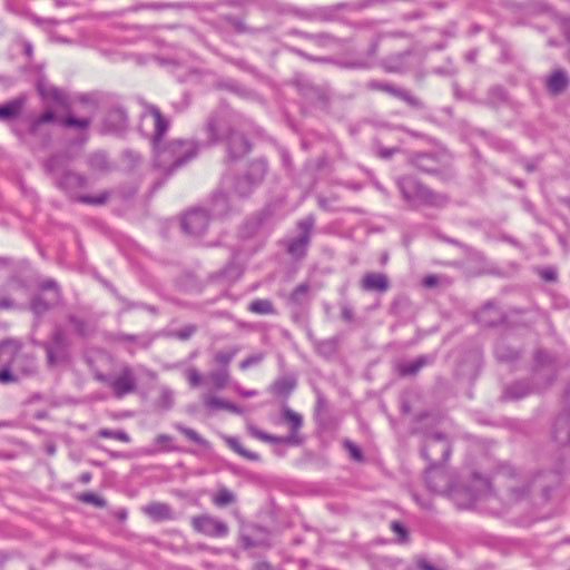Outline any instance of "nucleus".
Wrapping results in <instances>:
<instances>
[{
    "mask_svg": "<svg viewBox=\"0 0 570 570\" xmlns=\"http://www.w3.org/2000/svg\"><path fill=\"white\" fill-rule=\"evenodd\" d=\"M168 128L169 122L163 117L159 109L151 105L146 106L141 114L140 130L151 140L156 166L170 174L194 158L199 146L193 140L181 139L163 144L161 139Z\"/></svg>",
    "mask_w": 570,
    "mask_h": 570,
    "instance_id": "nucleus-1",
    "label": "nucleus"
},
{
    "mask_svg": "<svg viewBox=\"0 0 570 570\" xmlns=\"http://www.w3.org/2000/svg\"><path fill=\"white\" fill-rule=\"evenodd\" d=\"M425 481L433 492L449 493L453 502L461 509L471 508L492 493L489 480L482 476H474L472 487L469 489L453 487L448 472L435 464L426 470Z\"/></svg>",
    "mask_w": 570,
    "mask_h": 570,
    "instance_id": "nucleus-2",
    "label": "nucleus"
},
{
    "mask_svg": "<svg viewBox=\"0 0 570 570\" xmlns=\"http://www.w3.org/2000/svg\"><path fill=\"white\" fill-rule=\"evenodd\" d=\"M0 383L9 384L29 376L36 372L33 357L21 353L14 341H4L0 344Z\"/></svg>",
    "mask_w": 570,
    "mask_h": 570,
    "instance_id": "nucleus-3",
    "label": "nucleus"
},
{
    "mask_svg": "<svg viewBox=\"0 0 570 570\" xmlns=\"http://www.w3.org/2000/svg\"><path fill=\"white\" fill-rule=\"evenodd\" d=\"M399 187L403 197L413 206L429 205L441 207L446 204L445 196L434 194L412 177L401 178Z\"/></svg>",
    "mask_w": 570,
    "mask_h": 570,
    "instance_id": "nucleus-4",
    "label": "nucleus"
},
{
    "mask_svg": "<svg viewBox=\"0 0 570 570\" xmlns=\"http://www.w3.org/2000/svg\"><path fill=\"white\" fill-rule=\"evenodd\" d=\"M47 362L50 366L66 363L69 360V342L60 327H57L51 337L43 343Z\"/></svg>",
    "mask_w": 570,
    "mask_h": 570,
    "instance_id": "nucleus-5",
    "label": "nucleus"
},
{
    "mask_svg": "<svg viewBox=\"0 0 570 570\" xmlns=\"http://www.w3.org/2000/svg\"><path fill=\"white\" fill-rule=\"evenodd\" d=\"M190 524L197 533L209 538H225L229 533V527L225 521L208 513L193 517Z\"/></svg>",
    "mask_w": 570,
    "mask_h": 570,
    "instance_id": "nucleus-6",
    "label": "nucleus"
},
{
    "mask_svg": "<svg viewBox=\"0 0 570 570\" xmlns=\"http://www.w3.org/2000/svg\"><path fill=\"white\" fill-rule=\"evenodd\" d=\"M206 132L210 145L223 141L234 134L233 117L227 111H219L212 115L206 124Z\"/></svg>",
    "mask_w": 570,
    "mask_h": 570,
    "instance_id": "nucleus-7",
    "label": "nucleus"
},
{
    "mask_svg": "<svg viewBox=\"0 0 570 570\" xmlns=\"http://www.w3.org/2000/svg\"><path fill=\"white\" fill-rule=\"evenodd\" d=\"M283 419L289 424L292 431V435L286 439L267 434L253 425L248 426V431L254 438L269 443L279 444L283 442H292L303 424V417L293 410L285 407L283 410Z\"/></svg>",
    "mask_w": 570,
    "mask_h": 570,
    "instance_id": "nucleus-8",
    "label": "nucleus"
},
{
    "mask_svg": "<svg viewBox=\"0 0 570 570\" xmlns=\"http://www.w3.org/2000/svg\"><path fill=\"white\" fill-rule=\"evenodd\" d=\"M451 446L445 435L435 433L426 438L422 455L435 464L449 459Z\"/></svg>",
    "mask_w": 570,
    "mask_h": 570,
    "instance_id": "nucleus-9",
    "label": "nucleus"
},
{
    "mask_svg": "<svg viewBox=\"0 0 570 570\" xmlns=\"http://www.w3.org/2000/svg\"><path fill=\"white\" fill-rule=\"evenodd\" d=\"M314 224L315 219L313 216H307L297 223L301 234L298 237L289 240L287 245V250L293 257L302 258L305 256Z\"/></svg>",
    "mask_w": 570,
    "mask_h": 570,
    "instance_id": "nucleus-10",
    "label": "nucleus"
},
{
    "mask_svg": "<svg viewBox=\"0 0 570 570\" xmlns=\"http://www.w3.org/2000/svg\"><path fill=\"white\" fill-rule=\"evenodd\" d=\"M61 160L60 157H52L47 163V169L55 176L58 186L67 191L82 186L85 180L81 176L59 168Z\"/></svg>",
    "mask_w": 570,
    "mask_h": 570,
    "instance_id": "nucleus-11",
    "label": "nucleus"
},
{
    "mask_svg": "<svg viewBox=\"0 0 570 570\" xmlns=\"http://www.w3.org/2000/svg\"><path fill=\"white\" fill-rule=\"evenodd\" d=\"M110 387L112 389L115 396L118 399H122L124 396L134 393L137 389L134 370L128 365L122 366L119 373L116 376H112Z\"/></svg>",
    "mask_w": 570,
    "mask_h": 570,
    "instance_id": "nucleus-12",
    "label": "nucleus"
},
{
    "mask_svg": "<svg viewBox=\"0 0 570 570\" xmlns=\"http://www.w3.org/2000/svg\"><path fill=\"white\" fill-rule=\"evenodd\" d=\"M266 169L265 161L252 164L249 175L237 180L234 193L240 197L247 196L253 187L263 179Z\"/></svg>",
    "mask_w": 570,
    "mask_h": 570,
    "instance_id": "nucleus-13",
    "label": "nucleus"
},
{
    "mask_svg": "<svg viewBox=\"0 0 570 570\" xmlns=\"http://www.w3.org/2000/svg\"><path fill=\"white\" fill-rule=\"evenodd\" d=\"M208 222L209 214L206 210L194 209L184 216L181 227L186 234L199 236L206 230Z\"/></svg>",
    "mask_w": 570,
    "mask_h": 570,
    "instance_id": "nucleus-14",
    "label": "nucleus"
},
{
    "mask_svg": "<svg viewBox=\"0 0 570 570\" xmlns=\"http://www.w3.org/2000/svg\"><path fill=\"white\" fill-rule=\"evenodd\" d=\"M42 291L43 293L35 297L31 302V309L37 315L45 313L49 306L59 301V292L53 281H46L42 284Z\"/></svg>",
    "mask_w": 570,
    "mask_h": 570,
    "instance_id": "nucleus-15",
    "label": "nucleus"
},
{
    "mask_svg": "<svg viewBox=\"0 0 570 570\" xmlns=\"http://www.w3.org/2000/svg\"><path fill=\"white\" fill-rule=\"evenodd\" d=\"M128 126L127 112L122 107H114L106 116L104 128L108 132H121Z\"/></svg>",
    "mask_w": 570,
    "mask_h": 570,
    "instance_id": "nucleus-16",
    "label": "nucleus"
},
{
    "mask_svg": "<svg viewBox=\"0 0 570 570\" xmlns=\"http://www.w3.org/2000/svg\"><path fill=\"white\" fill-rule=\"evenodd\" d=\"M202 400H203L204 405L209 410H225V411L232 412L234 414L243 413V409L239 407L238 405H235V404L230 403L229 401L220 399L218 396H215L210 393H205L202 396Z\"/></svg>",
    "mask_w": 570,
    "mask_h": 570,
    "instance_id": "nucleus-17",
    "label": "nucleus"
},
{
    "mask_svg": "<svg viewBox=\"0 0 570 570\" xmlns=\"http://www.w3.org/2000/svg\"><path fill=\"white\" fill-rule=\"evenodd\" d=\"M361 285L364 291L385 292L389 288V279L382 273H367L363 276Z\"/></svg>",
    "mask_w": 570,
    "mask_h": 570,
    "instance_id": "nucleus-18",
    "label": "nucleus"
},
{
    "mask_svg": "<svg viewBox=\"0 0 570 570\" xmlns=\"http://www.w3.org/2000/svg\"><path fill=\"white\" fill-rule=\"evenodd\" d=\"M569 86V77L562 69L554 70L547 79V89L552 95L563 92Z\"/></svg>",
    "mask_w": 570,
    "mask_h": 570,
    "instance_id": "nucleus-19",
    "label": "nucleus"
},
{
    "mask_svg": "<svg viewBox=\"0 0 570 570\" xmlns=\"http://www.w3.org/2000/svg\"><path fill=\"white\" fill-rule=\"evenodd\" d=\"M228 154L232 158H238L249 151V144L240 134L234 132L227 139Z\"/></svg>",
    "mask_w": 570,
    "mask_h": 570,
    "instance_id": "nucleus-20",
    "label": "nucleus"
},
{
    "mask_svg": "<svg viewBox=\"0 0 570 570\" xmlns=\"http://www.w3.org/2000/svg\"><path fill=\"white\" fill-rule=\"evenodd\" d=\"M430 363H432V357L422 355L413 361L400 364L399 371H400L401 375H404V376L414 375L422 367L426 366Z\"/></svg>",
    "mask_w": 570,
    "mask_h": 570,
    "instance_id": "nucleus-21",
    "label": "nucleus"
},
{
    "mask_svg": "<svg viewBox=\"0 0 570 570\" xmlns=\"http://www.w3.org/2000/svg\"><path fill=\"white\" fill-rule=\"evenodd\" d=\"M144 511L147 515L157 521L167 520L171 518L170 507L166 503H150L144 508Z\"/></svg>",
    "mask_w": 570,
    "mask_h": 570,
    "instance_id": "nucleus-22",
    "label": "nucleus"
},
{
    "mask_svg": "<svg viewBox=\"0 0 570 570\" xmlns=\"http://www.w3.org/2000/svg\"><path fill=\"white\" fill-rule=\"evenodd\" d=\"M540 387H531L525 382H517L509 387H507L504 392V397L508 400H518L527 396L532 391H539Z\"/></svg>",
    "mask_w": 570,
    "mask_h": 570,
    "instance_id": "nucleus-23",
    "label": "nucleus"
},
{
    "mask_svg": "<svg viewBox=\"0 0 570 570\" xmlns=\"http://www.w3.org/2000/svg\"><path fill=\"white\" fill-rule=\"evenodd\" d=\"M208 381L216 390H223L229 383V371L224 367L219 371H213L208 374Z\"/></svg>",
    "mask_w": 570,
    "mask_h": 570,
    "instance_id": "nucleus-24",
    "label": "nucleus"
},
{
    "mask_svg": "<svg viewBox=\"0 0 570 570\" xmlns=\"http://www.w3.org/2000/svg\"><path fill=\"white\" fill-rule=\"evenodd\" d=\"M22 105V99H14L0 106V120H8L16 117L20 112Z\"/></svg>",
    "mask_w": 570,
    "mask_h": 570,
    "instance_id": "nucleus-25",
    "label": "nucleus"
},
{
    "mask_svg": "<svg viewBox=\"0 0 570 570\" xmlns=\"http://www.w3.org/2000/svg\"><path fill=\"white\" fill-rule=\"evenodd\" d=\"M174 428L179 431L181 434H184L189 441L203 446V448H209V442L205 440L203 436H200L194 429L184 426L180 423H175Z\"/></svg>",
    "mask_w": 570,
    "mask_h": 570,
    "instance_id": "nucleus-26",
    "label": "nucleus"
},
{
    "mask_svg": "<svg viewBox=\"0 0 570 570\" xmlns=\"http://www.w3.org/2000/svg\"><path fill=\"white\" fill-rule=\"evenodd\" d=\"M556 438L559 440L570 441V416L562 415L557 419L554 426Z\"/></svg>",
    "mask_w": 570,
    "mask_h": 570,
    "instance_id": "nucleus-27",
    "label": "nucleus"
},
{
    "mask_svg": "<svg viewBox=\"0 0 570 570\" xmlns=\"http://www.w3.org/2000/svg\"><path fill=\"white\" fill-rule=\"evenodd\" d=\"M248 309L252 313L261 314V315H269L275 313V308L273 303L269 299L259 298L250 302Z\"/></svg>",
    "mask_w": 570,
    "mask_h": 570,
    "instance_id": "nucleus-28",
    "label": "nucleus"
},
{
    "mask_svg": "<svg viewBox=\"0 0 570 570\" xmlns=\"http://www.w3.org/2000/svg\"><path fill=\"white\" fill-rule=\"evenodd\" d=\"M175 403V394L174 391L167 386H161L159 389V396L156 401L158 407L163 410H170Z\"/></svg>",
    "mask_w": 570,
    "mask_h": 570,
    "instance_id": "nucleus-29",
    "label": "nucleus"
},
{
    "mask_svg": "<svg viewBox=\"0 0 570 570\" xmlns=\"http://www.w3.org/2000/svg\"><path fill=\"white\" fill-rule=\"evenodd\" d=\"M235 494L226 488L220 489L213 497V503L219 508L232 504L235 502Z\"/></svg>",
    "mask_w": 570,
    "mask_h": 570,
    "instance_id": "nucleus-30",
    "label": "nucleus"
},
{
    "mask_svg": "<svg viewBox=\"0 0 570 570\" xmlns=\"http://www.w3.org/2000/svg\"><path fill=\"white\" fill-rule=\"evenodd\" d=\"M227 443L235 452H237L238 454H240L242 456H244L246 459H249L252 461H257L259 459V455L257 453H254V452H250V451H247L246 449H244L243 445L240 444V442L236 438H228Z\"/></svg>",
    "mask_w": 570,
    "mask_h": 570,
    "instance_id": "nucleus-31",
    "label": "nucleus"
},
{
    "mask_svg": "<svg viewBox=\"0 0 570 570\" xmlns=\"http://www.w3.org/2000/svg\"><path fill=\"white\" fill-rule=\"evenodd\" d=\"M232 195H217L215 196L214 200H213V205H212V215L213 216H222L226 213V205H227V200L228 198H230Z\"/></svg>",
    "mask_w": 570,
    "mask_h": 570,
    "instance_id": "nucleus-32",
    "label": "nucleus"
},
{
    "mask_svg": "<svg viewBox=\"0 0 570 570\" xmlns=\"http://www.w3.org/2000/svg\"><path fill=\"white\" fill-rule=\"evenodd\" d=\"M171 436L168 434H159L155 439V444L158 446L154 450H147L146 453L153 454L158 451H174L175 449L170 446Z\"/></svg>",
    "mask_w": 570,
    "mask_h": 570,
    "instance_id": "nucleus-33",
    "label": "nucleus"
},
{
    "mask_svg": "<svg viewBox=\"0 0 570 570\" xmlns=\"http://www.w3.org/2000/svg\"><path fill=\"white\" fill-rule=\"evenodd\" d=\"M98 435L105 439H115L125 443L130 442V436L125 431H112L109 429H101Z\"/></svg>",
    "mask_w": 570,
    "mask_h": 570,
    "instance_id": "nucleus-34",
    "label": "nucleus"
},
{
    "mask_svg": "<svg viewBox=\"0 0 570 570\" xmlns=\"http://www.w3.org/2000/svg\"><path fill=\"white\" fill-rule=\"evenodd\" d=\"M237 352H238L237 347H232L228 351H220V352L216 353V355L214 357L215 362L217 364L224 365V367H227V365L232 362V360L235 357Z\"/></svg>",
    "mask_w": 570,
    "mask_h": 570,
    "instance_id": "nucleus-35",
    "label": "nucleus"
},
{
    "mask_svg": "<svg viewBox=\"0 0 570 570\" xmlns=\"http://www.w3.org/2000/svg\"><path fill=\"white\" fill-rule=\"evenodd\" d=\"M495 355L501 361H512L518 357V352L504 344H498L495 347Z\"/></svg>",
    "mask_w": 570,
    "mask_h": 570,
    "instance_id": "nucleus-36",
    "label": "nucleus"
},
{
    "mask_svg": "<svg viewBox=\"0 0 570 570\" xmlns=\"http://www.w3.org/2000/svg\"><path fill=\"white\" fill-rule=\"evenodd\" d=\"M184 374L191 387H198L203 382V376L197 368L190 366L184 371Z\"/></svg>",
    "mask_w": 570,
    "mask_h": 570,
    "instance_id": "nucleus-37",
    "label": "nucleus"
},
{
    "mask_svg": "<svg viewBox=\"0 0 570 570\" xmlns=\"http://www.w3.org/2000/svg\"><path fill=\"white\" fill-rule=\"evenodd\" d=\"M294 382L287 379L278 380L273 385V390L277 394H287L294 389Z\"/></svg>",
    "mask_w": 570,
    "mask_h": 570,
    "instance_id": "nucleus-38",
    "label": "nucleus"
},
{
    "mask_svg": "<svg viewBox=\"0 0 570 570\" xmlns=\"http://www.w3.org/2000/svg\"><path fill=\"white\" fill-rule=\"evenodd\" d=\"M265 357L264 353H256L253 355L247 356L239 363L240 370L245 371L254 365L259 364Z\"/></svg>",
    "mask_w": 570,
    "mask_h": 570,
    "instance_id": "nucleus-39",
    "label": "nucleus"
},
{
    "mask_svg": "<svg viewBox=\"0 0 570 570\" xmlns=\"http://www.w3.org/2000/svg\"><path fill=\"white\" fill-rule=\"evenodd\" d=\"M371 88L383 90L392 94L393 96L403 97L404 92L401 89L392 87L390 83L373 81L370 83Z\"/></svg>",
    "mask_w": 570,
    "mask_h": 570,
    "instance_id": "nucleus-40",
    "label": "nucleus"
},
{
    "mask_svg": "<svg viewBox=\"0 0 570 570\" xmlns=\"http://www.w3.org/2000/svg\"><path fill=\"white\" fill-rule=\"evenodd\" d=\"M63 124L66 126H68V127H77L79 129H85V128H87L90 125V119L89 118H77V117H73V116H68L63 120Z\"/></svg>",
    "mask_w": 570,
    "mask_h": 570,
    "instance_id": "nucleus-41",
    "label": "nucleus"
},
{
    "mask_svg": "<svg viewBox=\"0 0 570 570\" xmlns=\"http://www.w3.org/2000/svg\"><path fill=\"white\" fill-rule=\"evenodd\" d=\"M79 500L82 501V502H86V503H90V504L97 505V507H104L105 505L104 500L101 498H99L97 494L91 493V492L82 493L79 497Z\"/></svg>",
    "mask_w": 570,
    "mask_h": 570,
    "instance_id": "nucleus-42",
    "label": "nucleus"
},
{
    "mask_svg": "<svg viewBox=\"0 0 570 570\" xmlns=\"http://www.w3.org/2000/svg\"><path fill=\"white\" fill-rule=\"evenodd\" d=\"M344 445L353 460L361 461L363 459L362 451L360 450V448L356 444H354L351 441H345Z\"/></svg>",
    "mask_w": 570,
    "mask_h": 570,
    "instance_id": "nucleus-43",
    "label": "nucleus"
},
{
    "mask_svg": "<svg viewBox=\"0 0 570 570\" xmlns=\"http://www.w3.org/2000/svg\"><path fill=\"white\" fill-rule=\"evenodd\" d=\"M107 199V195H100V196H97V197H91V196H83L80 198V202L82 203H86V204H92V205H101L106 202Z\"/></svg>",
    "mask_w": 570,
    "mask_h": 570,
    "instance_id": "nucleus-44",
    "label": "nucleus"
},
{
    "mask_svg": "<svg viewBox=\"0 0 570 570\" xmlns=\"http://www.w3.org/2000/svg\"><path fill=\"white\" fill-rule=\"evenodd\" d=\"M308 291V286L306 284L298 285L294 292L292 293V301L299 302L301 297L305 295Z\"/></svg>",
    "mask_w": 570,
    "mask_h": 570,
    "instance_id": "nucleus-45",
    "label": "nucleus"
},
{
    "mask_svg": "<svg viewBox=\"0 0 570 570\" xmlns=\"http://www.w3.org/2000/svg\"><path fill=\"white\" fill-rule=\"evenodd\" d=\"M196 332V326L194 325H188V326H185L184 328L179 330L178 333H177V336L180 338V340H187L194 333Z\"/></svg>",
    "mask_w": 570,
    "mask_h": 570,
    "instance_id": "nucleus-46",
    "label": "nucleus"
},
{
    "mask_svg": "<svg viewBox=\"0 0 570 570\" xmlns=\"http://www.w3.org/2000/svg\"><path fill=\"white\" fill-rule=\"evenodd\" d=\"M38 89L43 97H52L53 99H59L60 97V94L56 88H50L47 90L41 83H39Z\"/></svg>",
    "mask_w": 570,
    "mask_h": 570,
    "instance_id": "nucleus-47",
    "label": "nucleus"
},
{
    "mask_svg": "<svg viewBox=\"0 0 570 570\" xmlns=\"http://www.w3.org/2000/svg\"><path fill=\"white\" fill-rule=\"evenodd\" d=\"M540 276L547 282H553L557 279V272L551 267L543 268L540 272Z\"/></svg>",
    "mask_w": 570,
    "mask_h": 570,
    "instance_id": "nucleus-48",
    "label": "nucleus"
},
{
    "mask_svg": "<svg viewBox=\"0 0 570 570\" xmlns=\"http://www.w3.org/2000/svg\"><path fill=\"white\" fill-rule=\"evenodd\" d=\"M391 528H392V530L395 533H397L400 535V541H404L405 540V538H406V530H405V528L401 523L394 521V522H392Z\"/></svg>",
    "mask_w": 570,
    "mask_h": 570,
    "instance_id": "nucleus-49",
    "label": "nucleus"
},
{
    "mask_svg": "<svg viewBox=\"0 0 570 570\" xmlns=\"http://www.w3.org/2000/svg\"><path fill=\"white\" fill-rule=\"evenodd\" d=\"M511 497L513 500H519L521 498H523L527 493H528V489L525 488H522L521 490L518 489L517 487H511Z\"/></svg>",
    "mask_w": 570,
    "mask_h": 570,
    "instance_id": "nucleus-50",
    "label": "nucleus"
},
{
    "mask_svg": "<svg viewBox=\"0 0 570 570\" xmlns=\"http://www.w3.org/2000/svg\"><path fill=\"white\" fill-rule=\"evenodd\" d=\"M70 323L73 325L75 330L79 333V334H83L85 333V325L82 323V321L78 320L77 317L75 316H71L69 318Z\"/></svg>",
    "mask_w": 570,
    "mask_h": 570,
    "instance_id": "nucleus-51",
    "label": "nucleus"
},
{
    "mask_svg": "<svg viewBox=\"0 0 570 570\" xmlns=\"http://www.w3.org/2000/svg\"><path fill=\"white\" fill-rule=\"evenodd\" d=\"M235 391H236L239 395L245 396V397H252V396L257 395V391H255V390H245V389H243V387H240V386H236V387H235Z\"/></svg>",
    "mask_w": 570,
    "mask_h": 570,
    "instance_id": "nucleus-52",
    "label": "nucleus"
},
{
    "mask_svg": "<svg viewBox=\"0 0 570 570\" xmlns=\"http://www.w3.org/2000/svg\"><path fill=\"white\" fill-rule=\"evenodd\" d=\"M423 284L426 287H433L438 284V277L435 275H429V276L424 277Z\"/></svg>",
    "mask_w": 570,
    "mask_h": 570,
    "instance_id": "nucleus-53",
    "label": "nucleus"
},
{
    "mask_svg": "<svg viewBox=\"0 0 570 570\" xmlns=\"http://www.w3.org/2000/svg\"><path fill=\"white\" fill-rule=\"evenodd\" d=\"M417 567L421 569V570H439L438 568H435L433 564H431L429 561L426 560H420L417 562Z\"/></svg>",
    "mask_w": 570,
    "mask_h": 570,
    "instance_id": "nucleus-54",
    "label": "nucleus"
},
{
    "mask_svg": "<svg viewBox=\"0 0 570 570\" xmlns=\"http://www.w3.org/2000/svg\"><path fill=\"white\" fill-rule=\"evenodd\" d=\"M342 317L347 322L353 320V312L348 306L342 307Z\"/></svg>",
    "mask_w": 570,
    "mask_h": 570,
    "instance_id": "nucleus-55",
    "label": "nucleus"
},
{
    "mask_svg": "<svg viewBox=\"0 0 570 570\" xmlns=\"http://www.w3.org/2000/svg\"><path fill=\"white\" fill-rule=\"evenodd\" d=\"M95 379L98 380L99 382L106 383L109 386H110V381H112V376H108V375H105L101 373H97L95 375Z\"/></svg>",
    "mask_w": 570,
    "mask_h": 570,
    "instance_id": "nucleus-56",
    "label": "nucleus"
},
{
    "mask_svg": "<svg viewBox=\"0 0 570 570\" xmlns=\"http://www.w3.org/2000/svg\"><path fill=\"white\" fill-rule=\"evenodd\" d=\"M395 149H385L382 148L379 150V155L382 158H390L394 154Z\"/></svg>",
    "mask_w": 570,
    "mask_h": 570,
    "instance_id": "nucleus-57",
    "label": "nucleus"
},
{
    "mask_svg": "<svg viewBox=\"0 0 570 570\" xmlns=\"http://www.w3.org/2000/svg\"><path fill=\"white\" fill-rule=\"evenodd\" d=\"M53 112L51 111H48V112H45L40 118H39V122H49L53 119Z\"/></svg>",
    "mask_w": 570,
    "mask_h": 570,
    "instance_id": "nucleus-58",
    "label": "nucleus"
},
{
    "mask_svg": "<svg viewBox=\"0 0 570 570\" xmlns=\"http://www.w3.org/2000/svg\"><path fill=\"white\" fill-rule=\"evenodd\" d=\"M91 480V473L89 472H83L80 476H79V481L83 484H87L88 482H90Z\"/></svg>",
    "mask_w": 570,
    "mask_h": 570,
    "instance_id": "nucleus-59",
    "label": "nucleus"
},
{
    "mask_svg": "<svg viewBox=\"0 0 570 570\" xmlns=\"http://www.w3.org/2000/svg\"><path fill=\"white\" fill-rule=\"evenodd\" d=\"M12 305V302L8 298L0 299V308H10Z\"/></svg>",
    "mask_w": 570,
    "mask_h": 570,
    "instance_id": "nucleus-60",
    "label": "nucleus"
},
{
    "mask_svg": "<svg viewBox=\"0 0 570 570\" xmlns=\"http://www.w3.org/2000/svg\"><path fill=\"white\" fill-rule=\"evenodd\" d=\"M8 269H9V268H8V264H7V262H6L4 259H1V258H0V274H1L2 272H7Z\"/></svg>",
    "mask_w": 570,
    "mask_h": 570,
    "instance_id": "nucleus-61",
    "label": "nucleus"
},
{
    "mask_svg": "<svg viewBox=\"0 0 570 570\" xmlns=\"http://www.w3.org/2000/svg\"><path fill=\"white\" fill-rule=\"evenodd\" d=\"M490 308H492V304H487V305L484 306L483 311L481 312V316H480V317H481V321H484V320H483V314H484L487 311H489Z\"/></svg>",
    "mask_w": 570,
    "mask_h": 570,
    "instance_id": "nucleus-62",
    "label": "nucleus"
},
{
    "mask_svg": "<svg viewBox=\"0 0 570 570\" xmlns=\"http://www.w3.org/2000/svg\"><path fill=\"white\" fill-rule=\"evenodd\" d=\"M318 205H320V207H322V208H326V202H325V199H323V198H318Z\"/></svg>",
    "mask_w": 570,
    "mask_h": 570,
    "instance_id": "nucleus-63",
    "label": "nucleus"
},
{
    "mask_svg": "<svg viewBox=\"0 0 570 570\" xmlns=\"http://www.w3.org/2000/svg\"><path fill=\"white\" fill-rule=\"evenodd\" d=\"M562 202L570 209V198H564Z\"/></svg>",
    "mask_w": 570,
    "mask_h": 570,
    "instance_id": "nucleus-64",
    "label": "nucleus"
}]
</instances>
